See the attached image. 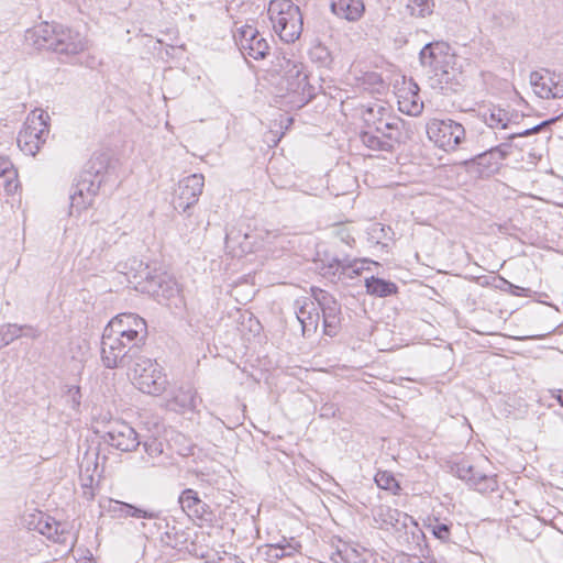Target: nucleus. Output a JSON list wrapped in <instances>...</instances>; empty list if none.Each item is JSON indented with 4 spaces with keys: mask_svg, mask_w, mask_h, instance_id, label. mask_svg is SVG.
Masks as SVG:
<instances>
[{
    "mask_svg": "<svg viewBox=\"0 0 563 563\" xmlns=\"http://www.w3.org/2000/svg\"><path fill=\"white\" fill-rule=\"evenodd\" d=\"M48 119V114L43 111L40 113L33 111L29 114L16 139L18 146L24 154L35 156L41 146L46 142L49 133Z\"/></svg>",
    "mask_w": 563,
    "mask_h": 563,
    "instance_id": "6",
    "label": "nucleus"
},
{
    "mask_svg": "<svg viewBox=\"0 0 563 563\" xmlns=\"http://www.w3.org/2000/svg\"><path fill=\"white\" fill-rule=\"evenodd\" d=\"M406 520L410 521V527L404 522L405 532L399 536V542L404 545L405 550L412 552L417 563H422L417 556V552H422V542L424 541V533L413 521L411 517L406 516Z\"/></svg>",
    "mask_w": 563,
    "mask_h": 563,
    "instance_id": "21",
    "label": "nucleus"
},
{
    "mask_svg": "<svg viewBox=\"0 0 563 563\" xmlns=\"http://www.w3.org/2000/svg\"><path fill=\"white\" fill-rule=\"evenodd\" d=\"M88 48V41L79 32L62 26L54 52L62 55H77Z\"/></svg>",
    "mask_w": 563,
    "mask_h": 563,
    "instance_id": "18",
    "label": "nucleus"
},
{
    "mask_svg": "<svg viewBox=\"0 0 563 563\" xmlns=\"http://www.w3.org/2000/svg\"><path fill=\"white\" fill-rule=\"evenodd\" d=\"M258 35H260V32L255 27H253L251 25L242 26L240 29L239 35L236 37V42H238L240 49L245 47V45H247V43H251V41H253L255 38V36H258Z\"/></svg>",
    "mask_w": 563,
    "mask_h": 563,
    "instance_id": "43",
    "label": "nucleus"
},
{
    "mask_svg": "<svg viewBox=\"0 0 563 563\" xmlns=\"http://www.w3.org/2000/svg\"><path fill=\"white\" fill-rule=\"evenodd\" d=\"M141 444H143L144 451L147 454V459L142 457L143 461L148 466H157L158 463L156 460L163 453V443L161 441H158L157 439H150L144 442H141Z\"/></svg>",
    "mask_w": 563,
    "mask_h": 563,
    "instance_id": "34",
    "label": "nucleus"
},
{
    "mask_svg": "<svg viewBox=\"0 0 563 563\" xmlns=\"http://www.w3.org/2000/svg\"><path fill=\"white\" fill-rule=\"evenodd\" d=\"M203 186L205 177L201 174H192L181 179L175 190L174 208L181 212L189 210L197 203Z\"/></svg>",
    "mask_w": 563,
    "mask_h": 563,
    "instance_id": "10",
    "label": "nucleus"
},
{
    "mask_svg": "<svg viewBox=\"0 0 563 563\" xmlns=\"http://www.w3.org/2000/svg\"><path fill=\"white\" fill-rule=\"evenodd\" d=\"M63 399L65 404L73 409L74 411L78 412L79 407L81 404V393L79 386H70L67 388L65 394L63 395Z\"/></svg>",
    "mask_w": 563,
    "mask_h": 563,
    "instance_id": "41",
    "label": "nucleus"
},
{
    "mask_svg": "<svg viewBox=\"0 0 563 563\" xmlns=\"http://www.w3.org/2000/svg\"><path fill=\"white\" fill-rule=\"evenodd\" d=\"M560 119V117H555V118H552V119H549V120H545L530 129H527L522 132H517V133H512L510 135H508V140H515L516 137H523V136H529V135H532L534 133H538L540 132L542 129H544L545 126H550L551 124L555 123L558 120Z\"/></svg>",
    "mask_w": 563,
    "mask_h": 563,
    "instance_id": "44",
    "label": "nucleus"
},
{
    "mask_svg": "<svg viewBox=\"0 0 563 563\" xmlns=\"http://www.w3.org/2000/svg\"><path fill=\"white\" fill-rule=\"evenodd\" d=\"M285 74L282 85L288 93L297 98L296 101L306 104L314 97V87L308 81V75L303 71V66L294 60H286L284 66Z\"/></svg>",
    "mask_w": 563,
    "mask_h": 563,
    "instance_id": "8",
    "label": "nucleus"
},
{
    "mask_svg": "<svg viewBox=\"0 0 563 563\" xmlns=\"http://www.w3.org/2000/svg\"><path fill=\"white\" fill-rule=\"evenodd\" d=\"M269 45L267 41L260 34L255 36L251 43H247L245 47L241 49L243 54L253 57L254 59H263L268 54Z\"/></svg>",
    "mask_w": 563,
    "mask_h": 563,
    "instance_id": "31",
    "label": "nucleus"
},
{
    "mask_svg": "<svg viewBox=\"0 0 563 563\" xmlns=\"http://www.w3.org/2000/svg\"><path fill=\"white\" fill-rule=\"evenodd\" d=\"M363 263H365V260L351 261L349 258H339L336 256L327 255L324 260H321V266L319 268L324 277H353V275H358L363 269Z\"/></svg>",
    "mask_w": 563,
    "mask_h": 563,
    "instance_id": "14",
    "label": "nucleus"
},
{
    "mask_svg": "<svg viewBox=\"0 0 563 563\" xmlns=\"http://www.w3.org/2000/svg\"><path fill=\"white\" fill-rule=\"evenodd\" d=\"M411 86L412 87L409 89L411 98L400 95L398 99V106L401 112L409 115H418L423 109V103L419 100L418 86L416 84H412Z\"/></svg>",
    "mask_w": 563,
    "mask_h": 563,
    "instance_id": "28",
    "label": "nucleus"
},
{
    "mask_svg": "<svg viewBox=\"0 0 563 563\" xmlns=\"http://www.w3.org/2000/svg\"><path fill=\"white\" fill-rule=\"evenodd\" d=\"M103 440L112 448L122 452H132L141 444L136 431L123 421L112 423L103 435Z\"/></svg>",
    "mask_w": 563,
    "mask_h": 563,
    "instance_id": "13",
    "label": "nucleus"
},
{
    "mask_svg": "<svg viewBox=\"0 0 563 563\" xmlns=\"http://www.w3.org/2000/svg\"><path fill=\"white\" fill-rule=\"evenodd\" d=\"M102 183L100 170H85L78 181L71 189V195L79 196L80 198L93 199L98 194Z\"/></svg>",
    "mask_w": 563,
    "mask_h": 563,
    "instance_id": "19",
    "label": "nucleus"
},
{
    "mask_svg": "<svg viewBox=\"0 0 563 563\" xmlns=\"http://www.w3.org/2000/svg\"><path fill=\"white\" fill-rule=\"evenodd\" d=\"M295 313L301 324L303 336L316 333L320 320L318 307L310 298L302 297L295 301Z\"/></svg>",
    "mask_w": 563,
    "mask_h": 563,
    "instance_id": "15",
    "label": "nucleus"
},
{
    "mask_svg": "<svg viewBox=\"0 0 563 563\" xmlns=\"http://www.w3.org/2000/svg\"><path fill=\"white\" fill-rule=\"evenodd\" d=\"M301 549V544L295 538L286 539L283 538L278 543L271 545L272 552H278L282 550L287 556H292L298 553Z\"/></svg>",
    "mask_w": 563,
    "mask_h": 563,
    "instance_id": "39",
    "label": "nucleus"
},
{
    "mask_svg": "<svg viewBox=\"0 0 563 563\" xmlns=\"http://www.w3.org/2000/svg\"><path fill=\"white\" fill-rule=\"evenodd\" d=\"M247 227L243 224L233 225L225 234V247L234 255L242 256L250 253L254 247V238L249 233Z\"/></svg>",
    "mask_w": 563,
    "mask_h": 563,
    "instance_id": "17",
    "label": "nucleus"
},
{
    "mask_svg": "<svg viewBox=\"0 0 563 563\" xmlns=\"http://www.w3.org/2000/svg\"><path fill=\"white\" fill-rule=\"evenodd\" d=\"M16 176L13 170V165L8 157L0 156V177L5 176Z\"/></svg>",
    "mask_w": 563,
    "mask_h": 563,
    "instance_id": "48",
    "label": "nucleus"
},
{
    "mask_svg": "<svg viewBox=\"0 0 563 563\" xmlns=\"http://www.w3.org/2000/svg\"><path fill=\"white\" fill-rule=\"evenodd\" d=\"M18 188V183L14 180H7L5 181V191L8 194H13Z\"/></svg>",
    "mask_w": 563,
    "mask_h": 563,
    "instance_id": "50",
    "label": "nucleus"
},
{
    "mask_svg": "<svg viewBox=\"0 0 563 563\" xmlns=\"http://www.w3.org/2000/svg\"><path fill=\"white\" fill-rule=\"evenodd\" d=\"M63 25L42 22L32 30L26 31V41L38 49H48L54 52L59 30Z\"/></svg>",
    "mask_w": 563,
    "mask_h": 563,
    "instance_id": "16",
    "label": "nucleus"
},
{
    "mask_svg": "<svg viewBox=\"0 0 563 563\" xmlns=\"http://www.w3.org/2000/svg\"><path fill=\"white\" fill-rule=\"evenodd\" d=\"M427 134L439 148L455 151L466 139L464 126L454 120L433 119L427 124Z\"/></svg>",
    "mask_w": 563,
    "mask_h": 563,
    "instance_id": "7",
    "label": "nucleus"
},
{
    "mask_svg": "<svg viewBox=\"0 0 563 563\" xmlns=\"http://www.w3.org/2000/svg\"><path fill=\"white\" fill-rule=\"evenodd\" d=\"M268 16L276 34L285 43H295L302 33V14L291 0H272Z\"/></svg>",
    "mask_w": 563,
    "mask_h": 563,
    "instance_id": "3",
    "label": "nucleus"
},
{
    "mask_svg": "<svg viewBox=\"0 0 563 563\" xmlns=\"http://www.w3.org/2000/svg\"><path fill=\"white\" fill-rule=\"evenodd\" d=\"M452 525L441 522L439 519H434L428 525V529L439 540L446 542L450 540Z\"/></svg>",
    "mask_w": 563,
    "mask_h": 563,
    "instance_id": "40",
    "label": "nucleus"
},
{
    "mask_svg": "<svg viewBox=\"0 0 563 563\" xmlns=\"http://www.w3.org/2000/svg\"><path fill=\"white\" fill-rule=\"evenodd\" d=\"M511 145L509 143H501L495 147L489 148L492 155L499 162L504 161L510 154Z\"/></svg>",
    "mask_w": 563,
    "mask_h": 563,
    "instance_id": "47",
    "label": "nucleus"
},
{
    "mask_svg": "<svg viewBox=\"0 0 563 563\" xmlns=\"http://www.w3.org/2000/svg\"><path fill=\"white\" fill-rule=\"evenodd\" d=\"M422 67L429 69L430 85L443 92L456 91L465 80L461 59L443 41L426 44L419 54Z\"/></svg>",
    "mask_w": 563,
    "mask_h": 563,
    "instance_id": "1",
    "label": "nucleus"
},
{
    "mask_svg": "<svg viewBox=\"0 0 563 563\" xmlns=\"http://www.w3.org/2000/svg\"><path fill=\"white\" fill-rule=\"evenodd\" d=\"M369 241L380 244L383 246L387 245L388 241H391L394 238V232L390 227L383 225L382 223H373L367 231Z\"/></svg>",
    "mask_w": 563,
    "mask_h": 563,
    "instance_id": "32",
    "label": "nucleus"
},
{
    "mask_svg": "<svg viewBox=\"0 0 563 563\" xmlns=\"http://www.w3.org/2000/svg\"><path fill=\"white\" fill-rule=\"evenodd\" d=\"M474 470L472 465L461 463L456 466V475L468 484L470 479H474Z\"/></svg>",
    "mask_w": 563,
    "mask_h": 563,
    "instance_id": "46",
    "label": "nucleus"
},
{
    "mask_svg": "<svg viewBox=\"0 0 563 563\" xmlns=\"http://www.w3.org/2000/svg\"><path fill=\"white\" fill-rule=\"evenodd\" d=\"M21 336H26L31 339H37L40 336V331L29 324L20 325Z\"/></svg>",
    "mask_w": 563,
    "mask_h": 563,
    "instance_id": "49",
    "label": "nucleus"
},
{
    "mask_svg": "<svg viewBox=\"0 0 563 563\" xmlns=\"http://www.w3.org/2000/svg\"><path fill=\"white\" fill-rule=\"evenodd\" d=\"M367 294L376 297H388L397 292V285L393 282L372 276L365 279Z\"/></svg>",
    "mask_w": 563,
    "mask_h": 563,
    "instance_id": "27",
    "label": "nucleus"
},
{
    "mask_svg": "<svg viewBox=\"0 0 563 563\" xmlns=\"http://www.w3.org/2000/svg\"><path fill=\"white\" fill-rule=\"evenodd\" d=\"M313 297L322 311L324 334L334 336L341 325L340 303L331 294L322 289L313 291Z\"/></svg>",
    "mask_w": 563,
    "mask_h": 563,
    "instance_id": "11",
    "label": "nucleus"
},
{
    "mask_svg": "<svg viewBox=\"0 0 563 563\" xmlns=\"http://www.w3.org/2000/svg\"><path fill=\"white\" fill-rule=\"evenodd\" d=\"M19 338H21V329L19 324L4 323L0 325V349L8 346Z\"/></svg>",
    "mask_w": 563,
    "mask_h": 563,
    "instance_id": "36",
    "label": "nucleus"
},
{
    "mask_svg": "<svg viewBox=\"0 0 563 563\" xmlns=\"http://www.w3.org/2000/svg\"><path fill=\"white\" fill-rule=\"evenodd\" d=\"M466 164L477 165L482 174H490L499 168L500 162L492 155L490 150H487L475 155Z\"/></svg>",
    "mask_w": 563,
    "mask_h": 563,
    "instance_id": "29",
    "label": "nucleus"
},
{
    "mask_svg": "<svg viewBox=\"0 0 563 563\" xmlns=\"http://www.w3.org/2000/svg\"><path fill=\"white\" fill-rule=\"evenodd\" d=\"M186 540L187 536L185 531L178 529L176 526L168 528V530L165 532V542L173 548L183 545Z\"/></svg>",
    "mask_w": 563,
    "mask_h": 563,
    "instance_id": "42",
    "label": "nucleus"
},
{
    "mask_svg": "<svg viewBox=\"0 0 563 563\" xmlns=\"http://www.w3.org/2000/svg\"><path fill=\"white\" fill-rule=\"evenodd\" d=\"M310 59L317 63L320 67H330L332 64V56L328 47L322 44H317L309 51Z\"/></svg>",
    "mask_w": 563,
    "mask_h": 563,
    "instance_id": "35",
    "label": "nucleus"
},
{
    "mask_svg": "<svg viewBox=\"0 0 563 563\" xmlns=\"http://www.w3.org/2000/svg\"><path fill=\"white\" fill-rule=\"evenodd\" d=\"M558 401L563 407V391L558 396Z\"/></svg>",
    "mask_w": 563,
    "mask_h": 563,
    "instance_id": "52",
    "label": "nucleus"
},
{
    "mask_svg": "<svg viewBox=\"0 0 563 563\" xmlns=\"http://www.w3.org/2000/svg\"><path fill=\"white\" fill-rule=\"evenodd\" d=\"M184 410L196 408V391L191 387H181L174 396L173 402Z\"/></svg>",
    "mask_w": 563,
    "mask_h": 563,
    "instance_id": "33",
    "label": "nucleus"
},
{
    "mask_svg": "<svg viewBox=\"0 0 563 563\" xmlns=\"http://www.w3.org/2000/svg\"><path fill=\"white\" fill-rule=\"evenodd\" d=\"M178 503L184 512L189 517L203 518L209 510V506L202 501L198 493L191 488L184 489L178 498Z\"/></svg>",
    "mask_w": 563,
    "mask_h": 563,
    "instance_id": "24",
    "label": "nucleus"
},
{
    "mask_svg": "<svg viewBox=\"0 0 563 563\" xmlns=\"http://www.w3.org/2000/svg\"><path fill=\"white\" fill-rule=\"evenodd\" d=\"M37 530L54 542L65 543L67 541V532L64 525L53 518L47 517L45 520H40Z\"/></svg>",
    "mask_w": 563,
    "mask_h": 563,
    "instance_id": "26",
    "label": "nucleus"
},
{
    "mask_svg": "<svg viewBox=\"0 0 563 563\" xmlns=\"http://www.w3.org/2000/svg\"><path fill=\"white\" fill-rule=\"evenodd\" d=\"M365 7L362 0H332L331 11L339 18L350 22L360 20Z\"/></svg>",
    "mask_w": 563,
    "mask_h": 563,
    "instance_id": "25",
    "label": "nucleus"
},
{
    "mask_svg": "<svg viewBox=\"0 0 563 563\" xmlns=\"http://www.w3.org/2000/svg\"><path fill=\"white\" fill-rule=\"evenodd\" d=\"M131 373L133 384L144 394L158 396L166 389V376L156 361L139 356L131 367Z\"/></svg>",
    "mask_w": 563,
    "mask_h": 563,
    "instance_id": "5",
    "label": "nucleus"
},
{
    "mask_svg": "<svg viewBox=\"0 0 563 563\" xmlns=\"http://www.w3.org/2000/svg\"><path fill=\"white\" fill-rule=\"evenodd\" d=\"M482 121L490 129H507L514 119L517 118L512 112L504 108L492 106L479 112Z\"/></svg>",
    "mask_w": 563,
    "mask_h": 563,
    "instance_id": "22",
    "label": "nucleus"
},
{
    "mask_svg": "<svg viewBox=\"0 0 563 563\" xmlns=\"http://www.w3.org/2000/svg\"><path fill=\"white\" fill-rule=\"evenodd\" d=\"M325 412H323V416H327L328 413H330V410L329 409H324Z\"/></svg>",
    "mask_w": 563,
    "mask_h": 563,
    "instance_id": "53",
    "label": "nucleus"
},
{
    "mask_svg": "<svg viewBox=\"0 0 563 563\" xmlns=\"http://www.w3.org/2000/svg\"><path fill=\"white\" fill-rule=\"evenodd\" d=\"M143 345L121 338L103 329L100 342L101 362L104 367L113 369L125 367L139 357Z\"/></svg>",
    "mask_w": 563,
    "mask_h": 563,
    "instance_id": "4",
    "label": "nucleus"
},
{
    "mask_svg": "<svg viewBox=\"0 0 563 563\" xmlns=\"http://www.w3.org/2000/svg\"><path fill=\"white\" fill-rule=\"evenodd\" d=\"M269 555L276 560H280L283 558H286L287 555L285 554V552H283L282 550H278V552H272L269 550Z\"/></svg>",
    "mask_w": 563,
    "mask_h": 563,
    "instance_id": "51",
    "label": "nucleus"
},
{
    "mask_svg": "<svg viewBox=\"0 0 563 563\" xmlns=\"http://www.w3.org/2000/svg\"><path fill=\"white\" fill-rule=\"evenodd\" d=\"M102 183L100 170H85L78 181L71 189V195L79 196L80 198L93 199L98 194Z\"/></svg>",
    "mask_w": 563,
    "mask_h": 563,
    "instance_id": "20",
    "label": "nucleus"
},
{
    "mask_svg": "<svg viewBox=\"0 0 563 563\" xmlns=\"http://www.w3.org/2000/svg\"><path fill=\"white\" fill-rule=\"evenodd\" d=\"M104 330L110 331L126 339L130 343L136 342L145 344L147 336V325L143 318L135 313H120L109 321Z\"/></svg>",
    "mask_w": 563,
    "mask_h": 563,
    "instance_id": "9",
    "label": "nucleus"
},
{
    "mask_svg": "<svg viewBox=\"0 0 563 563\" xmlns=\"http://www.w3.org/2000/svg\"><path fill=\"white\" fill-rule=\"evenodd\" d=\"M468 485L479 493L495 492L498 488L496 476L486 475L476 470H474V479H470Z\"/></svg>",
    "mask_w": 563,
    "mask_h": 563,
    "instance_id": "30",
    "label": "nucleus"
},
{
    "mask_svg": "<svg viewBox=\"0 0 563 563\" xmlns=\"http://www.w3.org/2000/svg\"><path fill=\"white\" fill-rule=\"evenodd\" d=\"M375 483L382 489L389 490L393 494H397L400 486L394 475L387 471H379L375 475Z\"/></svg>",
    "mask_w": 563,
    "mask_h": 563,
    "instance_id": "38",
    "label": "nucleus"
},
{
    "mask_svg": "<svg viewBox=\"0 0 563 563\" xmlns=\"http://www.w3.org/2000/svg\"><path fill=\"white\" fill-rule=\"evenodd\" d=\"M108 511L117 518H143V519H156L158 518V512L155 510H147L140 507H136L131 504H126L119 500H109Z\"/></svg>",
    "mask_w": 563,
    "mask_h": 563,
    "instance_id": "23",
    "label": "nucleus"
},
{
    "mask_svg": "<svg viewBox=\"0 0 563 563\" xmlns=\"http://www.w3.org/2000/svg\"><path fill=\"white\" fill-rule=\"evenodd\" d=\"M70 199V214H73L74 211L80 212L82 210H86L88 207L92 205L93 199L88 198H80L79 196L71 195L69 196Z\"/></svg>",
    "mask_w": 563,
    "mask_h": 563,
    "instance_id": "45",
    "label": "nucleus"
},
{
    "mask_svg": "<svg viewBox=\"0 0 563 563\" xmlns=\"http://www.w3.org/2000/svg\"><path fill=\"white\" fill-rule=\"evenodd\" d=\"M362 118L366 130L360 137L366 147L389 152L400 142L404 121L393 115L388 108L375 103L363 111Z\"/></svg>",
    "mask_w": 563,
    "mask_h": 563,
    "instance_id": "2",
    "label": "nucleus"
},
{
    "mask_svg": "<svg viewBox=\"0 0 563 563\" xmlns=\"http://www.w3.org/2000/svg\"><path fill=\"white\" fill-rule=\"evenodd\" d=\"M434 3L431 0H409L407 9L410 14L418 18H426L433 12Z\"/></svg>",
    "mask_w": 563,
    "mask_h": 563,
    "instance_id": "37",
    "label": "nucleus"
},
{
    "mask_svg": "<svg viewBox=\"0 0 563 563\" xmlns=\"http://www.w3.org/2000/svg\"><path fill=\"white\" fill-rule=\"evenodd\" d=\"M530 84L537 96L543 99L563 98V75L552 73L548 69L532 71Z\"/></svg>",
    "mask_w": 563,
    "mask_h": 563,
    "instance_id": "12",
    "label": "nucleus"
},
{
    "mask_svg": "<svg viewBox=\"0 0 563 563\" xmlns=\"http://www.w3.org/2000/svg\"><path fill=\"white\" fill-rule=\"evenodd\" d=\"M325 412H323V416H327L328 413H330V410L329 409H324Z\"/></svg>",
    "mask_w": 563,
    "mask_h": 563,
    "instance_id": "54",
    "label": "nucleus"
}]
</instances>
